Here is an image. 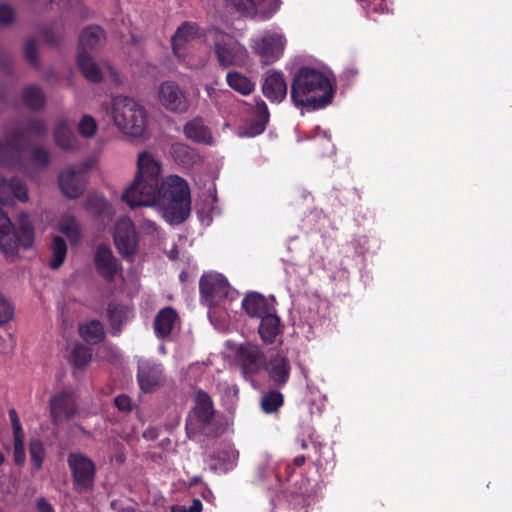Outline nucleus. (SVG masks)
<instances>
[{
    "instance_id": "nucleus-1",
    "label": "nucleus",
    "mask_w": 512,
    "mask_h": 512,
    "mask_svg": "<svg viewBox=\"0 0 512 512\" xmlns=\"http://www.w3.org/2000/svg\"><path fill=\"white\" fill-rule=\"evenodd\" d=\"M122 200L130 208L161 203L164 217L170 224L184 222L191 212L188 183L178 175L162 181L160 164L148 151L138 155L135 179L123 193Z\"/></svg>"
},
{
    "instance_id": "nucleus-2",
    "label": "nucleus",
    "mask_w": 512,
    "mask_h": 512,
    "mask_svg": "<svg viewBox=\"0 0 512 512\" xmlns=\"http://www.w3.org/2000/svg\"><path fill=\"white\" fill-rule=\"evenodd\" d=\"M333 97V85L321 71L304 66L295 73L291 85L295 106L314 111L331 104Z\"/></svg>"
},
{
    "instance_id": "nucleus-3",
    "label": "nucleus",
    "mask_w": 512,
    "mask_h": 512,
    "mask_svg": "<svg viewBox=\"0 0 512 512\" xmlns=\"http://www.w3.org/2000/svg\"><path fill=\"white\" fill-rule=\"evenodd\" d=\"M15 228L8 215L0 208V250L7 258L14 257L20 247L31 248L34 244V225L27 213H20Z\"/></svg>"
},
{
    "instance_id": "nucleus-4",
    "label": "nucleus",
    "mask_w": 512,
    "mask_h": 512,
    "mask_svg": "<svg viewBox=\"0 0 512 512\" xmlns=\"http://www.w3.org/2000/svg\"><path fill=\"white\" fill-rule=\"evenodd\" d=\"M112 116L114 124L123 133L142 137L147 127V112L135 99L119 95L113 99Z\"/></svg>"
},
{
    "instance_id": "nucleus-5",
    "label": "nucleus",
    "mask_w": 512,
    "mask_h": 512,
    "mask_svg": "<svg viewBox=\"0 0 512 512\" xmlns=\"http://www.w3.org/2000/svg\"><path fill=\"white\" fill-rule=\"evenodd\" d=\"M193 403L185 423V430L189 439L194 438L198 434H203L205 429L213 422L215 416L213 400L206 391L202 389L197 390Z\"/></svg>"
},
{
    "instance_id": "nucleus-6",
    "label": "nucleus",
    "mask_w": 512,
    "mask_h": 512,
    "mask_svg": "<svg viewBox=\"0 0 512 512\" xmlns=\"http://www.w3.org/2000/svg\"><path fill=\"white\" fill-rule=\"evenodd\" d=\"M213 52L222 69L242 67L248 59L247 49L232 36L216 30Z\"/></svg>"
},
{
    "instance_id": "nucleus-7",
    "label": "nucleus",
    "mask_w": 512,
    "mask_h": 512,
    "mask_svg": "<svg viewBox=\"0 0 512 512\" xmlns=\"http://www.w3.org/2000/svg\"><path fill=\"white\" fill-rule=\"evenodd\" d=\"M71 472L73 489L79 493H89L94 488L96 465L88 456L80 452H71L67 457Z\"/></svg>"
},
{
    "instance_id": "nucleus-8",
    "label": "nucleus",
    "mask_w": 512,
    "mask_h": 512,
    "mask_svg": "<svg viewBox=\"0 0 512 512\" xmlns=\"http://www.w3.org/2000/svg\"><path fill=\"white\" fill-rule=\"evenodd\" d=\"M235 360L245 379H251L266 368V355L262 348L250 342L240 344L235 352Z\"/></svg>"
},
{
    "instance_id": "nucleus-9",
    "label": "nucleus",
    "mask_w": 512,
    "mask_h": 512,
    "mask_svg": "<svg viewBox=\"0 0 512 512\" xmlns=\"http://www.w3.org/2000/svg\"><path fill=\"white\" fill-rule=\"evenodd\" d=\"M286 39L283 34L273 31L266 32L261 38L253 41V52L265 65L276 62L284 53Z\"/></svg>"
},
{
    "instance_id": "nucleus-10",
    "label": "nucleus",
    "mask_w": 512,
    "mask_h": 512,
    "mask_svg": "<svg viewBox=\"0 0 512 512\" xmlns=\"http://www.w3.org/2000/svg\"><path fill=\"white\" fill-rule=\"evenodd\" d=\"M114 243L118 253L124 259L133 261L138 249V235L130 218L124 217L116 222Z\"/></svg>"
},
{
    "instance_id": "nucleus-11",
    "label": "nucleus",
    "mask_w": 512,
    "mask_h": 512,
    "mask_svg": "<svg viewBox=\"0 0 512 512\" xmlns=\"http://www.w3.org/2000/svg\"><path fill=\"white\" fill-rule=\"evenodd\" d=\"M199 290L201 298L211 307L218 305L228 296L230 285L222 274L209 273L200 278Z\"/></svg>"
},
{
    "instance_id": "nucleus-12",
    "label": "nucleus",
    "mask_w": 512,
    "mask_h": 512,
    "mask_svg": "<svg viewBox=\"0 0 512 512\" xmlns=\"http://www.w3.org/2000/svg\"><path fill=\"white\" fill-rule=\"evenodd\" d=\"M158 98L162 106L172 113H186L190 106L186 92L174 81H164L160 84Z\"/></svg>"
},
{
    "instance_id": "nucleus-13",
    "label": "nucleus",
    "mask_w": 512,
    "mask_h": 512,
    "mask_svg": "<svg viewBox=\"0 0 512 512\" xmlns=\"http://www.w3.org/2000/svg\"><path fill=\"white\" fill-rule=\"evenodd\" d=\"M52 422L62 424L76 415L77 403L72 392L62 391L51 397L49 401Z\"/></svg>"
},
{
    "instance_id": "nucleus-14",
    "label": "nucleus",
    "mask_w": 512,
    "mask_h": 512,
    "mask_svg": "<svg viewBox=\"0 0 512 512\" xmlns=\"http://www.w3.org/2000/svg\"><path fill=\"white\" fill-rule=\"evenodd\" d=\"M94 263L97 273L108 282H112L117 273L122 270L119 260L113 255L111 249L105 245L97 247Z\"/></svg>"
},
{
    "instance_id": "nucleus-15",
    "label": "nucleus",
    "mask_w": 512,
    "mask_h": 512,
    "mask_svg": "<svg viewBox=\"0 0 512 512\" xmlns=\"http://www.w3.org/2000/svg\"><path fill=\"white\" fill-rule=\"evenodd\" d=\"M287 83L283 73H268L262 84V93L271 103H281L287 96Z\"/></svg>"
},
{
    "instance_id": "nucleus-16",
    "label": "nucleus",
    "mask_w": 512,
    "mask_h": 512,
    "mask_svg": "<svg viewBox=\"0 0 512 512\" xmlns=\"http://www.w3.org/2000/svg\"><path fill=\"white\" fill-rule=\"evenodd\" d=\"M16 198L21 202L28 201V189L19 177L6 179L0 175V203L8 204Z\"/></svg>"
},
{
    "instance_id": "nucleus-17",
    "label": "nucleus",
    "mask_w": 512,
    "mask_h": 512,
    "mask_svg": "<svg viewBox=\"0 0 512 512\" xmlns=\"http://www.w3.org/2000/svg\"><path fill=\"white\" fill-rule=\"evenodd\" d=\"M199 34V27L192 22H184L179 26L172 37L173 53L179 60H184L187 54L186 45Z\"/></svg>"
},
{
    "instance_id": "nucleus-18",
    "label": "nucleus",
    "mask_w": 512,
    "mask_h": 512,
    "mask_svg": "<svg viewBox=\"0 0 512 512\" xmlns=\"http://www.w3.org/2000/svg\"><path fill=\"white\" fill-rule=\"evenodd\" d=\"M61 192L70 199L78 198L84 191L86 181L73 168L63 170L58 176Z\"/></svg>"
},
{
    "instance_id": "nucleus-19",
    "label": "nucleus",
    "mask_w": 512,
    "mask_h": 512,
    "mask_svg": "<svg viewBox=\"0 0 512 512\" xmlns=\"http://www.w3.org/2000/svg\"><path fill=\"white\" fill-rule=\"evenodd\" d=\"M163 369L161 365L145 362L139 365L137 379L142 391L152 392L161 385Z\"/></svg>"
},
{
    "instance_id": "nucleus-20",
    "label": "nucleus",
    "mask_w": 512,
    "mask_h": 512,
    "mask_svg": "<svg viewBox=\"0 0 512 512\" xmlns=\"http://www.w3.org/2000/svg\"><path fill=\"white\" fill-rule=\"evenodd\" d=\"M265 369L268 371L270 380L277 387H283L288 383L290 379L291 364L286 356L277 353L270 359L268 364L266 363Z\"/></svg>"
},
{
    "instance_id": "nucleus-21",
    "label": "nucleus",
    "mask_w": 512,
    "mask_h": 512,
    "mask_svg": "<svg viewBox=\"0 0 512 512\" xmlns=\"http://www.w3.org/2000/svg\"><path fill=\"white\" fill-rule=\"evenodd\" d=\"M185 137L195 143L211 145L213 136L210 128L205 125L201 117H195L183 127Z\"/></svg>"
},
{
    "instance_id": "nucleus-22",
    "label": "nucleus",
    "mask_w": 512,
    "mask_h": 512,
    "mask_svg": "<svg viewBox=\"0 0 512 512\" xmlns=\"http://www.w3.org/2000/svg\"><path fill=\"white\" fill-rule=\"evenodd\" d=\"M258 333L266 345L274 344L276 338L281 333V321L276 313H268L260 318V324L258 327Z\"/></svg>"
},
{
    "instance_id": "nucleus-23",
    "label": "nucleus",
    "mask_w": 512,
    "mask_h": 512,
    "mask_svg": "<svg viewBox=\"0 0 512 512\" xmlns=\"http://www.w3.org/2000/svg\"><path fill=\"white\" fill-rule=\"evenodd\" d=\"M242 308L252 318H262L271 312L267 299L257 292H250L243 298Z\"/></svg>"
},
{
    "instance_id": "nucleus-24",
    "label": "nucleus",
    "mask_w": 512,
    "mask_h": 512,
    "mask_svg": "<svg viewBox=\"0 0 512 512\" xmlns=\"http://www.w3.org/2000/svg\"><path fill=\"white\" fill-rule=\"evenodd\" d=\"M177 319L178 314L173 307L161 309L154 320L155 333L161 338L169 336Z\"/></svg>"
},
{
    "instance_id": "nucleus-25",
    "label": "nucleus",
    "mask_w": 512,
    "mask_h": 512,
    "mask_svg": "<svg viewBox=\"0 0 512 512\" xmlns=\"http://www.w3.org/2000/svg\"><path fill=\"white\" fill-rule=\"evenodd\" d=\"M77 65L84 77L92 82L99 83L103 79L102 71L94 59L86 51H79Z\"/></svg>"
},
{
    "instance_id": "nucleus-26",
    "label": "nucleus",
    "mask_w": 512,
    "mask_h": 512,
    "mask_svg": "<svg viewBox=\"0 0 512 512\" xmlns=\"http://www.w3.org/2000/svg\"><path fill=\"white\" fill-rule=\"evenodd\" d=\"M104 40L105 31L100 26H88L79 36L80 51L97 48L104 42Z\"/></svg>"
},
{
    "instance_id": "nucleus-27",
    "label": "nucleus",
    "mask_w": 512,
    "mask_h": 512,
    "mask_svg": "<svg viewBox=\"0 0 512 512\" xmlns=\"http://www.w3.org/2000/svg\"><path fill=\"white\" fill-rule=\"evenodd\" d=\"M79 334L85 342L96 345L103 341L105 332L99 320H91L79 326Z\"/></svg>"
},
{
    "instance_id": "nucleus-28",
    "label": "nucleus",
    "mask_w": 512,
    "mask_h": 512,
    "mask_svg": "<svg viewBox=\"0 0 512 512\" xmlns=\"http://www.w3.org/2000/svg\"><path fill=\"white\" fill-rule=\"evenodd\" d=\"M226 82L230 88L244 96L250 95L255 88L254 83L238 71H229L226 75Z\"/></svg>"
},
{
    "instance_id": "nucleus-29",
    "label": "nucleus",
    "mask_w": 512,
    "mask_h": 512,
    "mask_svg": "<svg viewBox=\"0 0 512 512\" xmlns=\"http://www.w3.org/2000/svg\"><path fill=\"white\" fill-rule=\"evenodd\" d=\"M22 100L29 109L38 111L44 107L46 97L39 86L30 85L23 88Z\"/></svg>"
},
{
    "instance_id": "nucleus-30",
    "label": "nucleus",
    "mask_w": 512,
    "mask_h": 512,
    "mask_svg": "<svg viewBox=\"0 0 512 512\" xmlns=\"http://www.w3.org/2000/svg\"><path fill=\"white\" fill-rule=\"evenodd\" d=\"M54 140L64 150H72L76 145V136L65 121H60L54 129Z\"/></svg>"
},
{
    "instance_id": "nucleus-31",
    "label": "nucleus",
    "mask_w": 512,
    "mask_h": 512,
    "mask_svg": "<svg viewBox=\"0 0 512 512\" xmlns=\"http://www.w3.org/2000/svg\"><path fill=\"white\" fill-rule=\"evenodd\" d=\"M284 405V395L278 390L265 392L260 401V407L265 414H274Z\"/></svg>"
},
{
    "instance_id": "nucleus-32",
    "label": "nucleus",
    "mask_w": 512,
    "mask_h": 512,
    "mask_svg": "<svg viewBox=\"0 0 512 512\" xmlns=\"http://www.w3.org/2000/svg\"><path fill=\"white\" fill-rule=\"evenodd\" d=\"M59 231L65 234L71 243H77L81 236V229L77 219L71 215H63L58 222Z\"/></svg>"
},
{
    "instance_id": "nucleus-33",
    "label": "nucleus",
    "mask_w": 512,
    "mask_h": 512,
    "mask_svg": "<svg viewBox=\"0 0 512 512\" xmlns=\"http://www.w3.org/2000/svg\"><path fill=\"white\" fill-rule=\"evenodd\" d=\"M50 250L52 253V259L49 262V267L52 270H57L62 266L67 255V245L65 240L60 236L54 237L50 245Z\"/></svg>"
},
{
    "instance_id": "nucleus-34",
    "label": "nucleus",
    "mask_w": 512,
    "mask_h": 512,
    "mask_svg": "<svg viewBox=\"0 0 512 512\" xmlns=\"http://www.w3.org/2000/svg\"><path fill=\"white\" fill-rule=\"evenodd\" d=\"M86 210L94 217L100 218L111 214V205L102 196L91 195L85 203Z\"/></svg>"
},
{
    "instance_id": "nucleus-35",
    "label": "nucleus",
    "mask_w": 512,
    "mask_h": 512,
    "mask_svg": "<svg viewBox=\"0 0 512 512\" xmlns=\"http://www.w3.org/2000/svg\"><path fill=\"white\" fill-rule=\"evenodd\" d=\"M6 143L13 151L20 153L24 151L28 143L27 130L15 128L6 132Z\"/></svg>"
},
{
    "instance_id": "nucleus-36",
    "label": "nucleus",
    "mask_w": 512,
    "mask_h": 512,
    "mask_svg": "<svg viewBox=\"0 0 512 512\" xmlns=\"http://www.w3.org/2000/svg\"><path fill=\"white\" fill-rule=\"evenodd\" d=\"M91 349L83 344H76L71 352L70 362L76 368H84L91 360Z\"/></svg>"
},
{
    "instance_id": "nucleus-37",
    "label": "nucleus",
    "mask_w": 512,
    "mask_h": 512,
    "mask_svg": "<svg viewBox=\"0 0 512 512\" xmlns=\"http://www.w3.org/2000/svg\"><path fill=\"white\" fill-rule=\"evenodd\" d=\"M45 454V447L40 439L34 438L29 441V455L36 471L42 468Z\"/></svg>"
},
{
    "instance_id": "nucleus-38",
    "label": "nucleus",
    "mask_w": 512,
    "mask_h": 512,
    "mask_svg": "<svg viewBox=\"0 0 512 512\" xmlns=\"http://www.w3.org/2000/svg\"><path fill=\"white\" fill-rule=\"evenodd\" d=\"M108 321L111 329L110 333L112 336H119L121 333V326L124 320L123 311L115 304L110 303L107 308Z\"/></svg>"
},
{
    "instance_id": "nucleus-39",
    "label": "nucleus",
    "mask_w": 512,
    "mask_h": 512,
    "mask_svg": "<svg viewBox=\"0 0 512 512\" xmlns=\"http://www.w3.org/2000/svg\"><path fill=\"white\" fill-rule=\"evenodd\" d=\"M51 155L43 146H35L31 149L30 161L37 169L43 170L50 164Z\"/></svg>"
},
{
    "instance_id": "nucleus-40",
    "label": "nucleus",
    "mask_w": 512,
    "mask_h": 512,
    "mask_svg": "<svg viewBox=\"0 0 512 512\" xmlns=\"http://www.w3.org/2000/svg\"><path fill=\"white\" fill-rule=\"evenodd\" d=\"M96 129V121L90 115H84L78 124V131L85 138L94 136Z\"/></svg>"
},
{
    "instance_id": "nucleus-41",
    "label": "nucleus",
    "mask_w": 512,
    "mask_h": 512,
    "mask_svg": "<svg viewBox=\"0 0 512 512\" xmlns=\"http://www.w3.org/2000/svg\"><path fill=\"white\" fill-rule=\"evenodd\" d=\"M366 10L368 14L370 13H384L388 11V2L387 0H357Z\"/></svg>"
},
{
    "instance_id": "nucleus-42",
    "label": "nucleus",
    "mask_w": 512,
    "mask_h": 512,
    "mask_svg": "<svg viewBox=\"0 0 512 512\" xmlns=\"http://www.w3.org/2000/svg\"><path fill=\"white\" fill-rule=\"evenodd\" d=\"M24 54L26 60L33 66H39V57L37 51L36 40L34 38H29L26 40L24 44Z\"/></svg>"
},
{
    "instance_id": "nucleus-43",
    "label": "nucleus",
    "mask_w": 512,
    "mask_h": 512,
    "mask_svg": "<svg viewBox=\"0 0 512 512\" xmlns=\"http://www.w3.org/2000/svg\"><path fill=\"white\" fill-rule=\"evenodd\" d=\"M174 153L178 159H180L183 163H193L195 159L198 157L196 152L184 144H178L174 146Z\"/></svg>"
},
{
    "instance_id": "nucleus-44",
    "label": "nucleus",
    "mask_w": 512,
    "mask_h": 512,
    "mask_svg": "<svg viewBox=\"0 0 512 512\" xmlns=\"http://www.w3.org/2000/svg\"><path fill=\"white\" fill-rule=\"evenodd\" d=\"M13 315L14 306L4 295L0 294V326L8 323Z\"/></svg>"
},
{
    "instance_id": "nucleus-45",
    "label": "nucleus",
    "mask_w": 512,
    "mask_h": 512,
    "mask_svg": "<svg viewBox=\"0 0 512 512\" xmlns=\"http://www.w3.org/2000/svg\"><path fill=\"white\" fill-rule=\"evenodd\" d=\"M24 439H25V436L13 437V440H14V451H13L14 462L17 466H23L26 462Z\"/></svg>"
},
{
    "instance_id": "nucleus-46",
    "label": "nucleus",
    "mask_w": 512,
    "mask_h": 512,
    "mask_svg": "<svg viewBox=\"0 0 512 512\" xmlns=\"http://www.w3.org/2000/svg\"><path fill=\"white\" fill-rule=\"evenodd\" d=\"M27 133H31L37 136H43L47 132V126L44 120L39 118H30L26 125Z\"/></svg>"
},
{
    "instance_id": "nucleus-47",
    "label": "nucleus",
    "mask_w": 512,
    "mask_h": 512,
    "mask_svg": "<svg viewBox=\"0 0 512 512\" xmlns=\"http://www.w3.org/2000/svg\"><path fill=\"white\" fill-rule=\"evenodd\" d=\"M9 418L11 421V426L13 430V437H22L24 436V431L22 428V424L20 422V418L18 416L17 411L14 408L9 410Z\"/></svg>"
},
{
    "instance_id": "nucleus-48",
    "label": "nucleus",
    "mask_w": 512,
    "mask_h": 512,
    "mask_svg": "<svg viewBox=\"0 0 512 512\" xmlns=\"http://www.w3.org/2000/svg\"><path fill=\"white\" fill-rule=\"evenodd\" d=\"M255 115L257 120L268 123L269 121V110L266 103L262 99L255 100Z\"/></svg>"
},
{
    "instance_id": "nucleus-49",
    "label": "nucleus",
    "mask_w": 512,
    "mask_h": 512,
    "mask_svg": "<svg viewBox=\"0 0 512 512\" xmlns=\"http://www.w3.org/2000/svg\"><path fill=\"white\" fill-rule=\"evenodd\" d=\"M203 508L202 502L199 499H193L192 504L186 505H175L172 507L171 512H201Z\"/></svg>"
},
{
    "instance_id": "nucleus-50",
    "label": "nucleus",
    "mask_w": 512,
    "mask_h": 512,
    "mask_svg": "<svg viewBox=\"0 0 512 512\" xmlns=\"http://www.w3.org/2000/svg\"><path fill=\"white\" fill-rule=\"evenodd\" d=\"M14 19V11L7 4H0V24L8 25L12 23Z\"/></svg>"
},
{
    "instance_id": "nucleus-51",
    "label": "nucleus",
    "mask_w": 512,
    "mask_h": 512,
    "mask_svg": "<svg viewBox=\"0 0 512 512\" xmlns=\"http://www.w3.org/2000/svg\"><path fill=\"white\" fill-rule=\"evenodd\" d=\"M115 406L122 412L130 411L132 409L131 398L125 394L118 395L114 400Z\"/></svg>"
},
{
    "instance_id": "nucleus-52",
    "label": "nucleus",
    "mask_w": 512,
    "mask_h": 512,
    "mask_svg": "<svg viewBox=\"0 0 512 512\" xmlns=\"http://www.w3.org/2000/svg\"><path fill=\"white\" fill-rule=\"evenodd\" d=\"M8 147L7 144L0 142V165L4 167H10L13 164V158Z\"/></svg>"
},
{
    "instance_id": "nucleus-53",
    "label": "nucleus",
    "mask_w": 512,
    "mask_h": 512,
    "mask_svg": "<svg viewBox=\"0 0 512 512\" xmlns=\"http://www.w3.org/2000/svg\"><path fill=\"white\" fill-rule=\"evenodd\" d=\"M267 123L260 120L252 121L249 125V135L257 136L262 134L266 129Z\"/></svg>"
},
{
    "instance_id": "nucleus-54",
    "label": "nucleus",
    "mask_w": 512,
    "mask_h": 512,
    "mask_svg": "<svg viewBox=\"0 0 512 512\" xmlns=\"http://www.w3.org/2000/svg\"><path fill=\"white\" fill-rule=\"evenodd\" d=\"M43 38L49 45H58L59 39L57 35L50 29H44Z\"/></svg>"
},
{
    "instance_id": "nucleus-55",
    "label": "nucleus",
    "mask_w": 512,
    "mask_h": 512,
    "mask_svg": "<svg viewBox=\"0 0 512 512\" xmlns=\"http://www.w3.org/2000/svg\"><path fill=\"white\" fill-rule=\"evenodd\" d=\"M37 509L39 512H53L54 508L50 502H48L45 498H40L37 500Z\"/></svg>"
},
{
    "instance_id": "nucleus-56",
    "label": "nucleus",
    "mask_w": 512,
    "mask_h": 512,
    "mask_svg": "<svg viewBox=\"0 0 512 512\" xmlns=\"http://www.w3.org/2000/svg\"><path fill=\"white\" fill-rule=\"evenodd\" d=\"M229 4L235 7L238 11L244 12L246 8L245 0H228Z\"/></svg>"
},
{
    "instance_id": "nucleus-57",
    "label": "nucleus",
    "mask_w": 512,
    "mask_h": 512,
    "mask_svg": "<svg viewBox=\"0 0 512 512\" xmlns=\"http://www.w3.org/2000/svg\"><path fill=\"white\" fill-rule=\"evenodd\" d=\"M306 462V458L305 456L303 455H300V456H296L293 460V464L296 466V467H301L302 465H304V463Z\"/></svg>"
},
{
    "instance_id": "nucleus-58",
    "label": "nucleus",
    "mask_w": 512,
    "mask_h": 512,
    "mask_svg": "<svg viewBox=\"0 0 512 512\" xmlns=\"http://www.w3.org/2000/svg\"><path fill=\"white\" fill-rule=\"evenodd\" d=\"M205 91L207 92L208 96L211 98L213 96V94L216 92V89L210 85H206Z\"/></svg>"
},
{
    "instance_id": "nucleus-59",
    "label": "nucleus",
    "mask_w": 512,
    "mask_h": 512,
    "mask_svg": "<svg viewBox=\"0 0 512 512\" xmlns=\"http://www.w3.org/2000/svg\"><path fill=\"white\" fill-rule=\"evenodd\" d=\"M302 448H307V444L305 442L302 443Z\"/></svg>"
}]
</instances>
